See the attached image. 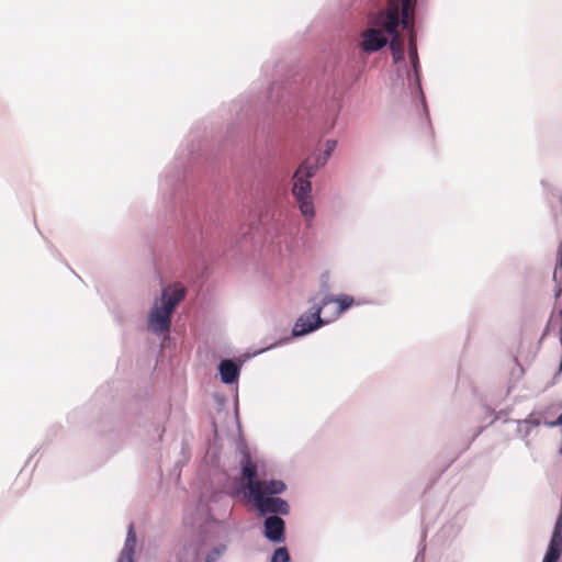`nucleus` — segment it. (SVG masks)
I'll use <instances>...</instances> for the list:
<instances>
[{
	"label": "nucleus",
	"instance_id": "f257e3e1",
	"mask_svg": "<svg viewBox=\"0 0 562 562\" xmlns=\"http://www.w3.org/2000/svg\"><path fill=\"white\" fill-rule=\"evenodd\" d=\"M241 477L246 481L245 487L254 506L261 515L289 513V504L276 497L285 491V484L280 480H257V464L251 460L249 452L245 451L240 461Z\"/></svg>",
	"mask_w": 562,
	"mask_h": 562
},
{
	"label": "nucleus",
	"instance_id": "7ed1b4c3",
	"mask_svg": "<svg viewBox=\"0 0 562 562\" xmlns=\"http://www.w3.org/2000/svg\"><path fill=\"white\" fill-rule=\"evenodd\" d=\"M353 303V297L349 295L324 296L321 306H315L311 314H304L297 318L292 329L293 336L299 337L314 331L329 319L339 317Z\"/></svg>",
	"mask_w": 562,
	"mask_h": 562
},
{
	"label": "nucleus",
	"instance_id": "9b49d317",
	"mask_svg": "<svg viewBox=\"0 0 562 562\" xmlns=\"http://www.w3.org/2000/svg\"><path fill=\"white\" fill-rule=\"evenodd\" d=\"M290 555L286 548H278L271 558V562H289Z\"/></svg>",
	"mask_w": 562,
	"mask_h": 562
},
{
	"label": "nucleus",
	"instance_id": "f03ea898",
	"mask_svg": "<svg viewBox=\"0 0 562 562\" xmlns=\"http://www.w3.org/2000/svg\"><path fill=\"white\" fill-rule=\"evenodd\" d=\"M413 0H387V7L384 11H380L369 15V24L382 27L389 35L390 49L395 63L404 58L403 40L397 31L401 24L403 29L413 26Z\"/></svg>",
	"mask_w": 562,
	"mask_h": 562
},
{
	"label": "nucleus",
	"instance_id": "1a4fd4ad",
	"mask_svg": "<svg viewBox=\"0 0 562 562\" xmlns=\"http://www.w3.org/2000/svg\"><path fill=\"white\" fill-rule=\"evenodd\" d=\"M220 374L224 383L232 384L239 375V368L232 360H223L220 363Z\"/></svg>",
	"mask_w": 562,
	"mask_h": 562
},
{
	"label": "nucleus",
	"instance_id": "6e6552de",
	"mask_svg": "<svg viewBox=\"0 0 562 562\" xmlns=\"http://www.w3.org/2000/svg\"><path fill=\"white\" fill-rule=\"evenodd\" d=\"M284 521L278 516H270L265 521V536L273 541L280 542L283 540Z\"/></svg>",
	"mask_w": 562,
	"mask_h": 562
},
{
	"label": "nucleus",
	"instance_id": "20e7f679",
	"mask_svg": "<svg viewBox=\"0 0 562 562\" xmlns=\"http://www.w3.org/2000/svg\"><path fill=\"white\" fill-rule=\"evenodd\" d=\"M184 296L186 291L182 286L162 290L160 304L155 302L148 316V326L153 333L166 334L170 330L171 315Z\"/></svg>",
	"mask_w": 562,
	"mask_h": 562
},
{
	"label": "nucleus",
	"instance_id": "f8f14e48",
	"mask_svg": "<svg viewBox=\"0 0 562 562\" xmlns=\"http://www.w3.org/2000/svg\"><path fill=\"white\" fill-rule=\"evenodd\" d=\"M117 562H133V554L122 551Z\"/></svg>",
	"mask_w": 562,
	"mask_h": 562
},
{
	"label": "nucleus",
	"instance_id": "39448f33",
	"mask_svg": "<svg viewBox=\"0 0 562 562\" xmlns=\"http://www.w3.org/2000/svg\"><path fill=\"white\" fill-rule=\"evenodd\" d=\"M325 160L326 158H324V160L321 161L319 157L315 159H305L299 166L293 177V195L295 196L299 203V207L302 214L307 218H312L314 216V205L311 199L312 186L308 179L316 173L319 166L325 164Z\"/></svg>",
	"mask_w": 562,
	"mask_h": 562
},
{
	"label": "nucleus",
	"instance_id": "9d476101",
	"mask_svg": "<svg viewBox=\"0 0 562 562\" xmlns=\"http://www.w3.org/2000/svg\"><path fill=\"white\" fill-rule=\"evenodd\" d=\"M135 546H136V533L134 531L133 524H131L128 527V530H127V537H126L125 544H124V548L122 551L134 554Z\"/></svg>",
	"mask_w": 562,
	"mask_h": 562
},
{
	"label": "nucleus",
	"instance_id": "4468645a",
	"mask_svg": "<svg viewBox=\"0 0 562 562\" xmlns=\"http://www.w3.org/2000/svg\"><path fill=\"white\" fill-rule=\"evenodd\" d=\"M409 52H411L412 55L413 54L416 55V47H415V44H414L413 36L409 40Z\"/></svg>",
	"mask_w": 562,
	"mask_h": 562
},
{
	"label": "nucleus",
	"instance_id": "ddd939ff",
	"mask_svg": "<svg viewBox=\"0 0 562 562\" xmlns=\"http://www.w3.org/2000/svg\"><path fill=\"white\" fill-rule=\"evenodd\" d=\"M547 425L550 427L561 426L562 425V414L558 417L557 420L547 423Z\"/></svg>",
	"mask_w": 562,
	"mask_h": 562
},
{
	"label": "nucleus",
	"instance_id": "423d86ee",
	"mask_svg": "<svg viewBox=\"0 0 562 562\" xmlns=\"http://www.w3.org/2000/svg\"><path fill=\"white\" fill-rule=\"evenodd\" d=\"M372 26L361 33L360 47L368 54L378 52L387 44V38L383 35L382 30Z\"/></svg>",
	"mask_w": 562,
	"mask_h": 562
},
{
	"label": "nucleus",
	"instance_id": "0eeeda50",
	"mask_svg": "<svg viewBox=\"0 0 562 562\" xmlns=\"http://www.w3.org/2000/svg\"><path fill=\"white\" fill-rule=\"evenodd\" d=\"M562 552V514L558 515L552 537L542 562H558Z\"/></svg>",
	"mask_w": 562,
	"mask_h": 562
}]
</instances>
